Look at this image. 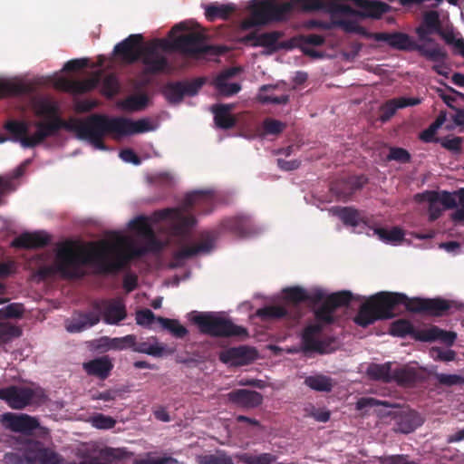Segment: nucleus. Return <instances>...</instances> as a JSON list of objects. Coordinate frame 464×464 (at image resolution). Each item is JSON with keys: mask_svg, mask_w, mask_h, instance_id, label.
<instances>
[{"mask_svg": "<svg viewBox=\"0 0 464 464\" xmlns=\"http://www.w3.org/2000/svg\"><path fill=\"white\" fill-rule=\"evenodd\" d=\"M399 304H404L405 308L412 313L438 317L450 314L452 309L460 308L457 302L441 297L409 298L402 293L379 292L370 296L360 306L353 321L357 325L366 328L378 320L394 317L393 311Z\"/></svg>", "mask_w": 464, "mask_h": 464, "instance_id": "1", "label": "nucleus"}, {"mask_svg": "<svg viewBox=\"0 0 464 464\" xmlns=\"http://www.w3.org/2000/svg\"><path fill=\"white\" fill-rule=\"evenodd\" d=\"M114 250L115 246L106 242L102 243L100 250L76 249L75 243L67 240L57 247L54 266L56 271L66 279L84 277L86 275L82 268L84 265L94 266L102 275H117L127 269L133 258L128 250L115 252L113 259L110 260L108 254Z\"/></svg>", "mask_w": 464, "mask_h": 464, "instance_id": "2", "label": "nucleus"}, {"mask_svg": "<svg viewBox=\"0 0 464 464\" xmlns=\"http://www.w3.org/2000/svg\"><path fill=\"white\" fill-rule=\"evenodd\" d=\"M214 203L212 191H194L185 197L180 207L157 210L153 213L152 218L155 222L169 221L172 234L185 237L197 223L193 212L208 214L213 210Z\"/></svg>", "mask_w": 464, "mask_h": 464, "instance_id": "3", "label": "nucleus"}, {"mask_svg": "<svg viewBox=\"0 0 464 464\" xmlns=\"http://www.w3.org/2000/svg\"><path fill=\"white\" fill-rule=\"evenodd\" d=\"M304 12L322 11L333 19L336 16H355L379 19L391 6L377 0H296Z\"/></svg>", "mask_w": 464, "mask_h": 464, "instance_id": "4", "label": "nucleus"}, {"mask_svg": "<svg viewBox=\"0 0 464 464\" xmlns=\"http://www.w3.org/2000/svg\"><path fill=\"white\" fill-rule=\"evenodd\" d=\"M334 24L336 26H341L346 33H358L367 39L385 42L391 47L397 50H416L421 56L432 62H443L447 57L446 52L439 44H434V46L431 48L427 47L426 44H416L404 33H371L352 20L334 21Z\"/></svg>", "mask_w": 464, "mask_h": 464, "instance_id": "5", "label": "nucleus"}, {"mask_svg": "<svg viewBox=\"0 0 464 464\" xmlns=\"http://www.w3.org/2000/svg\"><path fill=\"white\" fill-rule=\"evenodd\" d=\"M92 128L89 142L101 150H107L103 142L106 134L128 136L135 133H144L152 130L147 119L131 121L123 117H109L104 114H92Z\"/></svg>", "mask_w": 464, "mask_h": 464, "instance_id": "6", "label": "nucleus"}, {"mask_svg": "<svg viewBox=\"0 0 464 464\" xmlns=\"http://www.w3.org/2000/svg\"><path fill=\"white\" fill-rule=\"evenodd\" d=\"M34 111L37 116L44 117L48 120L46 121H38L37 122L44 123L47 126H54L51 130H44V132L48 134V138L56 135L60 130L64 129L68 131L74 132L78 139L89 141L92 128V115L83 120L72 119L68 121H64L60 116V107L58 103L49 98L36 101L34 102Z\"/></svg>", "mask_w": 464, "mask_h": 464, "instance_id": "7", "label": "nucleus"}, {"mask_svg": "<svg viewBox=\"0 0 464 464\" xmlns=\"http://www.w3.org/2000/svg\"><path fill=\"white\" fill-rule=\"evenodd\" d=\"M334 309L331 307L330 304L324 300L320 307L314 311L315 319L318 324L307 325L302 333V347L304 353H317L320 354L331 353L335 350L334 343L335 339L333 337H326L318 339V335L323 331V325L330 324L334 322Z\"/></svg>", "mask_w": 464, "mask_h": 464, "instance_id": "8", "label": "nucleus"}, {"mask_svg": "<svg viewBox=\"0 0 464 464\" xmlns=\"http://www.w3.org/2000/svg\"><path fill=\"white\" fill-rule=\"evenodd\" d=\"M293 9V2L279 3L276 0L254 1L250 5V16L243 22V27L248 29L272 22L284 21Z\"/></svg>", "mask_w": 464, "mask_h": 464, "instance_id": "9", "label": "nucleus"}, {"mask_svg": "<svg viewBox=\"0 0 464 464\" xmlns=\"http://www.w3.org/2000/svg\"><path fill=\"white\" fill-rule=\"evenodd\" d=\"M192 322L201 334L212 337H246L247 329L235 324L231 320L212 312H200L192 317Z\"/></svg>", "mask_w": 464, "mask_h": 464, "instance_id": "10", "label": "nucleus"}, {"mask_svg": "<svg viewBox=\"0 0 464 464\" xmlns=\"http://www.w3.org/2000/svg\"><path fill=\"white\" fill-rule=\"evenodd\" d=\"M0 399L14 410H23L30 405H41L45 401V395L41 389L27 386L11 385L0 389Z\"/></svg>", "mask_w": 464, "mask_h": 464, "instance_id": "11", "label": "nucleus"}, {"mask_svg": "<svg viewBox=\"0 0 464 464\" xmlns=\"http://www.w3.org/2000/svg\"><path fill=\"white\" fill-rule=\"evenodd\" d=\"M35 132L29 136V123L24 121L10 120L5 122V129L11 134L13 141H19L24 148H34L48 138L44 130H51L53 126H47L41 122H34Z\"/></svg>", "mask_w": 464, "mask_h": 464, "instance_id": "12", "label": "nucleus"}, {"mask_svg": "<svg viewBox=\"0 0 464 464\" xmlns=\"http://www.w3.org/2000/svg\"><path fill=\"white\" fill-rule=\"evenodd\" d=\"M416 34L420 41L434 44L430 36L433 34L440 35L447 44L452 45L457 40L452 26H442L440 13L430 10L423 14L421 24L416 28Z\"/></svg>", "mask_w": 464, "mask_h": 464, "instance_id": "13", "label": "nucleus"}, {"mask_svg": "<svg viewBox=\"0 0 464 464\" xmlns=\"http://www.w3.org/2000/svg\"><path fill=\"white\" fill-rule=\"evenodd\" d=\"M172 46L175 50L189 56L221 55L227 51V48L223 45L205 44L203 35L198 33H189L176 37Z\"/></svg>", "mask_w": 464, "mask_h": 464, "instance_id": "14", "label": "nucleus"}, {"mask_svg": "<svg viewBox=\"0 0 464 464\" xmlns=\"http://www.w3.org/2000/svg\"><path fill=\"white\" fill-rule=\"evenodd\" d=\"M168 43L164 39H153L141 48L140 60L144 65V73L159 74L169 68L167 57L160 49H167Z\"/></svg>", "mask_w": 464, "mask_h": 464, "instance_id": "15", "label": "nucleus"}, {"mask_svg": "<svg viewBox=\"0 0 464 464\" xmlns=\"http://www.w3.org/2000/svg\"><path fill=\"white\" fill-rule=\"evenodd\" d=\"M203 84L204 81L201 78L191 82H168L162 89V94L169 103L177 104L183 100L184 96L196 95Z\"/></svg>", "mask_w": 464, "mask_h": 464, "instance_id": "16", "label": "nucleus"}, {"mask_svg": "<svg viewBox=\"0 0 464 464\" xmlns=\"http://www.w3.org/2000/svg\"><path fill=\"white\" fill-rule=\"evenodd\" d=\"M92 308L102 316L107 324H117L127 316L125 304L120 299H101L92 303Z\"/></svg>", "mask_w": 464, "mask_h": 464, "instance_id": "17", "label": "nucleus"}, {"mask_svg": "<svg viewBox=\"0 0 464 464\" xmlns=\"http://www.w3.org/2000/svg\"><path fill=\"white\" fill-rule=\"evenodd\" d=\"M201 241L192 246H185L173 253L175 266H180L184 260L189 259L198 254H208L213 247L218 235L214 231L202 233Z\"/></svg>", "mask_w": 464, "mask_h": 464, "instance_id": "18", "label": "nucleus"}, {"mask_svg": "<svg viewBox=\"0 0 464 464\" xmlns=\"http://www.w3.org/2000/svg\"><path fill=\"white\" fill-rule=\"evenodd\" d=\"M143 36L141 34H130L114 46L113 53L122 62L128 64L135 63L140 60Z\"/></svg>", "mask_w": 464, "mask_h": 464, "instance_id": "19", "label": "nucleus"}, {"mask_svg": "<svg viewBox=\"0 0 464 464\" xmlns=\"http://www.w3.org/2000/svg\"><path fill=\"white\" fill-rule=\"evenodd\" d=\"M27 464H60L62 456L45 448L40 441L29 443L25 453Z\"/></svg>", "mask_w": 464, "mask_h": 464, "instance_id": "20", "label": "nucleus"}, {"mask_svg": "<svg viewBox=\"0 0 464 464\" xmlns=\"http://www.w3.org/2000/svg\"><path fill=\"white\" fill-rule=\"evenodd\" d=\"M367 180L363 175L341 179L332 184L331 190L338 199L348 201L355 191L361 189L367 183Z\"/></svg>", "mask_w": 464, "mask_h": 464, "instance_id": "21", "label": "nucleus"}, {"mask_svg": "<svg viewBox=\"0 0 464 464\" xmlns=\"http://www.w3.org/2000/svg\"><path fill=\"white\" fill-rule=\"evenodd\" d=\"M227 397L230 403L244 410L256 409L263 402V395L260 392L246 389L233 390Z\"/></svg>", "mask_w": 464, "mask_h": 464, "instance_id": "22", "label": "nucleus"}, {"mask_svg": "<svg viewBox=\"0 0 464 464\" xmlns=\"http://www.w3.org/2000/svg\"><path fill=\"white\" fill-rule=\"evenodd\" d=\"M51 237L45 231L24 232L16 237L12 246L23 249H38L49 245Z\"/></svg>", "mask_w": 464, "mask_h": 464, "instance_id": "23", "label": "nucleus"}, {"mask_svg": "<svg viewBox=\"0 0 464 464\" xmlns=\"http://www.w3.org/2000/svg\"><path fill=\"white\" fill-rule=\"evenodd\" d=\"M257 356L255 348L241 345L238 347H232L221 353L220 360L223 362L230 363L231 365H246L256 360Z\"/></svg>", "mask_w": 464, "mask_h": 464, "instance_id": "24", "label": "nucleus"}, {"mask_svg": "<svg viewBox=\"0 0 464 464\" xmlns=\"http://www.w3.org/2000/svg\"><path fill=\"white\" fill-rule=\"evenodd\" d=\"M100 322V314L92 308L89 312H75L65 322V329L69 333H81Z\"/></svg>", "mask_w": 464, "mask_h": 464, "instance_id": "25", "label": "nucleus"}, {"mask_svg": "<svg viewBox=\"0 0 464 464\" xmlns=\"http://www.w3.org/2000/svg\"><path fill=\"white\" fill-rule=\"evenodd\" d=\"M424 380L425 373L420 368L403 365L393 370L392 382L401 387H414Z\"/></svg>", "mask_w": 464, "mask_h": 464, "instance_id": "26", "label": "nucleus"}, {"mask_svg": "<svg viewBox=\"0 0 464 464\" xmlns=\"http://www.w3.org/2000/svg\"><path fill=\"white\" fill-rule=\"evenodd\" d=\"M5 420H6L11 430L24 434H31L40 426L36 418L27 414L7 413L5 415Z\"/></svg>", "mask_w": 464, "mask_h": 464, "instance_id": "27", "label": "nucleus"}, {"mask_svg": "<svg viewBox=\"0 0 464 464\" xmlns=\"http://www.w3.org/2000/svg\"><path fill=\"white\" fill-rule=\"evenodd\" d=\"M221 227L237 237H247L254 232L253 222L247 216L226 218L221 222Z\"/></svg>", "mask_w": 464, "mask_h": 464, "instance_id": "28", "label": "nucleus"}, {"mask_svg": "<svg viewBox=\"0 0 464 464\" xmlns=\"http://www.w3.org/2000/svg\"><path fill=\"white\" fill-rule=\"evenodd\" d=\"M281 34L276 31L263 34L250 33L242 37L241 42L253 47H266L274 52L278 49L277 42Z\"/></svg>", "mask_w": 464, "mask_h": 464, "instance_id": "29", "label": "nucleus"}, {"mask_svg": "<svg viewBox=\"0 0 464 464\" xmlns=\"http://www.w3.org/2000/svg\"><path fill=\"white\" fill-rule=\"evenodd\" d=\"M234 107L232 103H218L211 107L214 121L218 128L229 130L236 126L237 119L230 113Z\"/></svg>", "mask_w": 464, "mask_h": 464, "instance_id": "30", "label": "nucleus"}, {"mask_svg": "<svg viewBox=\"0 0 464 464\" xmlns=\"http://www.w3.org/2000/svg\"><path fill=\"white\" fill-rule=\"evenodd\" d=\"M130 227L147 239L150 248L153 251H160L161 243L156 238L153 229L148 223L146 218L138 217L130 222Z\"/></svg>", "mask_w": 464, "mask_h": 464, "instance_id": "31", "label": "nucleus"}, {"mask_svg": "<svg viewBox=\"0 0 464 464\" xmlns=\"http://www.w3.org/2000/svg\"><path fill=\"white\" fill-rule=\"evenodd\" d=\"M422 422L423 420L418 412L410 411L397 417L393 430L395 432L408 434L414 431Z\"/></svg>", "mask_w": 464, "mask_h": 464, "instance_id": "32", "label": "nucleus"}, {"mask_svg": "<svg viewBox=\"0 0 464 464\" xmlns=\"http://www.w3.org/2000/svg\"><path fill=\"white\" fill-rule=\"evenodd\" d=\"M112 368L113 364L108 356H102L83 363V369L89 375L102 380L110 375Z\"/></svg>", "mask_w": 464, "mask_h": 464, "instance_id": "33", "label": "nucleus"}, {"mask_svg": "<svg viewBox=\"0 0 464 464\" xmlns=\"http://www.w3.org/2000/svg\"><path fill=\"white\" fill-rule=\"evenodd\" d=\"M277 85L265 84L259 88L257 101L262 104H286L290 100L289 94L276 95Z\"/></svg>", "mask_w": 464, "mask_h": 464, "instance_id": "34", "label": "nucleus"}, {"mask_svg": "<svg viewBox=\"0 0 464 464\" xmlns=\"http://www.w3.org/2000/svg\"><path fill=\"white\" fill-rule=\"evenodd\" d=\"M392 363H371L366 370L367 376L372 381L390 383L392 382L393 370Z\"/></svg>", "mask_w": 464, "mask_h": 464, "instance_id": "35", "label": "nucleus"}, {"mask_svg": "<svg viewBox=\"0 0 464 464\" xmlns=\"http://www.w3.org/2000/svg\"><path fill=\"white\" fill-rule=\"evenodd\" d=\"M133 343H134L131 344V349L136 353H146L154 357H160L163 355L164 346L160 344L154 337H151L147 341H137V337L134 335Z\"/></svg>", "mask_w": 464, "mask_h": 464, "instance_id": "36", "label": "nucleus"}, {"mask_svg": "<svg viewBox=\"0 0 464 464\" xmlns=\"http://www.w3.org/2000/svg\"><path fill=\"white\" fill-rule=\"evenodd\" d=\"M304 383L310 389L321 392H330L334 386V380L324 374L307 376Z\"/></svg>", "mask_w": 464, "mask_h": 464, "instance_id": "37", "label": "nucleus"}, {"mask_svg": "<svg viewBox=\"0 0 464 464\" xmlns=\"http://www.w3.org/2000/svg\"><path fill=\"white\" fill-rule=\"evenodd\" d=\"M100 82L99 73L82 81H64V88L77 93H84L95 89Z\"/></svg>", "mask_w": 464, "mask_h": 464, "instance_id": "38", "label": "nucleus"}, {"mask_svg": "<svg viewBox=\"0 0 464 464\" xmlns=\"http://www.w3.org/2000/svg\"><path fill=\"white\" fill-rule=\"evenodd\" d=\"M100 82L99 73L82 81H64V88L77 93H84L95 89Z\"/></svg>", "mask_w": 464, "mask_h": 464, "instance_id": "39", "label": "nucleus"}, {"mask_svg": "<svg viewBox=\"0 0 464 464\" xmlns=\"http://www.w3.org/2000/svg\"><path fill=\"white\" fill-rule=\"evenodd\" d=\"M235 9V6L231 5L210 4L205 8V16L209 22H214L218 18L226 20L234 13Z\"/></svg>", "mask_w": 464, "mask_h": 464, "instance_id": "40", "label": "nucleus"}, {"mask_svg": "<svg viewBox=\"0 0 464 464\" xmlns=\"http://www.w3.org/2000/svg\"><path fill=\"white\" fill-rule=\"evenodd\" d=\"M344 225L357 227L360 223V214L357 209L351 207H334L331 209Z\"/></svg>", "mask_w": 464, "mask_h": 464, "instance_id": "41", "label": "nucleus"}, {"mask_svg": "<svg viewBox=\"0 0 464 464\" xmlns=\"http://www.w3.org/2000/svg\"><path fill=\"white\" fill-rule=\"evenodd\" d=\"M417 198H420L421 201H427L429 203V216L430 219L434 221L440 218L442 212L440 204L437 201V191H425L422 194H418Z\"/></svg>", "mask_w": 464, "mask_h": 464, "instance_id": "42", "label": "nucleus"}, {"mask_svg": "<svg viewBox=\"0 0 464 464\" xmlns=\"http://www.w3.org/2000/svg\"><path fill=\"white\" fill-rule=\"evenodd\" d=\"M149 102V98L146 94H136L127 97L121 102V106L125 111H139L143 110Z\"/></svg>", "mask_w": 464, "mask_h": 464, "instance_id": "43", "label": "nucleus"}, {"mask_svg": "<svg viewBox=\"0 0 464 464\" xmlns=\"http://www.w3.org/2000/svg\"><path fill=\"white\" fill-rule=\"evenodd\" d=\"M256 315L263 321L279 319L288 316V311L282 305H268L256 311Z\"/></svg>", "mask_w": 464, "mask_h": 464, "instance_id": "44", "label": "nucleus"}, {"mask_svg": "<svg viewBox=\"0 0 464 464\" xmlns=\"http://www.w3.org/2000/svg\"><path fill=\"white\" fill-rule=\"evenodd\" d=\"M28 92V87L21 82L0 81V99L6 96H18Z\"/></svg>", "mask_w": 464, "mask_h": 464, "instance_id": "45", "label": "nucleus"}, {"mask_svg": "<svg viewBox=\"0 0 464 464\" xmlns=\"http://www.w3.org/2000/svg\"><path fill=\"white\" fill-rule=\"evenodd\" d=\"M389 333L393 336L405 337L407 335H414L415 330L410 321L399 319L392 323Z\"/></svg>", "mask_w": 464, "mask_h": 464, "instance_id": "46", "label": "nucleus"}, {"mask_svg": "<svg viewBox=\"0 0 464 464\" xmlns=\"http://www.w3.org/2000/svg\"><path fill=\"white\" fill-rule=\"evenodd\" d=\"M157 321L164 329L169 331L177 338H183L188 334L187 328L180 324L176 319H169L160 316L157 317Z\"/></svg>", "mask_w": 464, "mask_h": 464, "instance_id": "47", "label": "nucleus"}, {"mask_svg": "<svg viewBox=\"0 0 464 464\" xmlns=\"http://www.w3.org/2000/svg\"><path fill=\"white\" fill-rule=\"evenodd\" d=\"M157 321L164 329L169 331L177 338H183L188 334L187 328L180 324L176 319H169L160 316L157 317Z\"/></svg>", "mask_w": 464, "mask_h": 464, "instance_id": "48", "label": "nucleus"}, {"mask_svg": "<svg viewBox=\"0 0 464 464\" xmlns=\"http://www.w3.org/2000/svg\"><path fill=\"white\" fill-rule=\"evenodd\" d=\"M353 298V295L350 291L343 290L327 295L325 300L335 310L339 307L347 306Z\"/></svg>", "mask_w": 464, "mask_h": 464, "instance_id": "49", "label": "nucleus"}, {"mask_svg": "<svg viewBox=\"0 0 464 464\" xmlns=\"http://www.w3.org/2000/svg\"><path fill=\"white\" fill-rule=\"evenodd\" d=\"M239 459L245 464H276L277 457L271 453H261L259 455L244 453L239 457Z\"/></svg>", "mask_w": 464, "mask_h": 464, "instance_id": "50", "label": "nucleus"}, {"mask_svg": "<svg viewBox=\"0 0 464 464\" xmlns=\"http://www.w3.org/2000/svg\"><path fill=\"white\" fill-rule=\"evenodd\" d=\"M22 330L15 325L0 323V345L9 343L12 339L21 336Z\"/></svg>", "mask_w": 464, "mask_h": 464, "instance_id": "51", "label": "nucleus"}, {"mask_svg": "<svg viewBox=\"0 0 464 464\" xmlns=\"http://www.w3.org/2000/svg\"><path fill=\"white\" fill-rule=\"evenodd\" d=\"M375 233L379 238L385 242H398L403 239L404 234L402 230L397 227H392L391 230L386 228H377Z\"/></svg>", "mask_w": 464, "mask_h": 464, "instance_id": "52", "label": "nucleus"}, {"mask_svg": "<svg viewBox=\"0 0 464 464\" xmlns=\"http://www.w3.org/2000/svg\"><path fill=\"white\" fill-rule=\"evenodd\" d=\"M376 406H383L386 408H394L395 407L394 404L391 403L388 401H382V400H378V399H375L372 397H362L357 401V402L355 404V408L358 411H362L366 408H372V407H376Z\"/></svg>", "mask_w": 464, "mask_h": 464, "instance_id": "53", "label": "nucleus"}, {"mask_svg": "<svg viewBox=\"0 0 464 464\" xmlns=\"http://www.w3.org/2000/svg\"><path fill=\"white\" fill-rule=\"evenodd\" d=\"M388 161H396L399 163H409L411 160V153L400 147H390L389 154L386 157Z\"/></svg>", "mask_w": 464, "mask_h": 464, "instance_id": "54", "label": "nucleus"}, {"mask_svg": "<svg viewBox=\"0 0 464 464\" xmlns=\"http://www.w3.org/2000/svg\"><path fill=\"white\" fill-rule=\"evenodd\" d=\"M285 298L286 301L298 304L305 302L306 291L299 286L287 287L284 290Z\"/></svg>", "mask_w": 464, "mask_h": 464, "instance_id": "55", "label": "nucleus"}, {"mask_svg": "<svg viewBox=\"0 0 464 464\" xmlns=\"http://www.w3.org/2000/svg\"><path fill=\"white\" fill-rule=\"evenodd\" d=\"M399 102L397 98L391 99L383 103L380 108V120L382 122L388 121L397 111Z\"/></svg>", "mask_w": 464, "mask_h": 464, "instance_id": "56", "label": "nucleus"}, {"mask_svg": "<svg viewBox=\"0 0 464 464\" xmlns=\"http://www.w3.org/2000/svg\"><path fill=\"white\" fill-rule=\"evenodd\" d=\"M263 130L265 134L278 135L284 131L286 124L272 118H266L263 121Z\"/></svg>", "mask_w": 464, "mask_h": 464, "instance_id": "57", "label": "nucleus"}, {"mask_svg": "<svg viewBox=\"0 0 464 464\" xmlns=\"http://www.w3.org/2000/svg\"><path fill=\"white\" fill-rule=\"evenodd\" d=\"M24 309L22 304L13 303L0 309V318H21Z\"/></svg>", "mask_w": 464, "mask_h": 464, "instance_id": "58", "label": "nucleus"}, {"mask_svg": "<svg viewBox=\"0 0 464 464\" xmlns=\"http://www.w3.org/2000/svg\"><path fill=\"white\" fill-rule=\"evenodd\" d=\"M107 340L110 349L124 350L127 348H131V344L134 343V334H128L123 337L107 338Z\"/></svg>", "mask_w": 464, "mask_h": 464, "instance_id": "59", "label": "nucleus"}, {"mask_svg": "<svg viewBox=\"0 0 464 464\" xmlns=\"http://www.w3.org/2000/svg\"><path fill=\"white\" fill-rule=\"evenodd\" d=\"M214 83L218 92L226 97L237 94L241 90V85L237 82L228 83L227 81H215Z\"/></svg>", "mask_w": 464, "mask_h": 464, "instance_id": "60", "label": "nucleus"}, {"mask_svg": "<svg viewBox=\"0 0 464 464\" xmlns=\"http://www.w3.org/2000/svg\"><path fill=\"white\" fill-rule=\"evenodd\" d=\"M103 92L107 96H113L118 93L120 89V83L117 77L114 74H109L102 80Z\"/></svg>", "mask_w": 464, "mask_h": 464, "instance_id": "61", "label": "nucleus"}, {"mask_svg": "<svg viewBox=\"0 0 464 464\" xmlns=\"http://www.w3.org/2000/svg\"><path fill=\"white\" fill-rule=\"evenodd\" d=\"M464 138L462 137H445L440 139V145L454 153H459L461 151V146L463 143Z\"/></svg>", "mask_w": 464, "mask_h": 464, "instance_id": "62", "label": "nucleus"}, {"mask_svg": "<svg viewBox=\"0 0 464 464\" xmlns=\"http://www.w3.org/2000/svg\"><path fill=\"white\" fill-rule=\"evenodd\" d=\"M92 423L97 429L109 430L115 426L116 420L112 417L99 413L92 417Z\"/></svg>", "mask_w": 464, "mask_h": 464, "instance_id": "63", "label": "nucleus"}, {"mask_svg": "<svg viewBox=\"0 0 464 464\" xmlns=\"http://www.w3.org/2000/svg\"><path fill=\"white\" fill-rule=\"evenodd\" d=\"M199 464H234L232 459L227 455H205L199 458Z\"/></svg>", "mask_w": 464, "mask_h": 464, "instance_id": "64", "label": "nucleus"}]
</instances>
